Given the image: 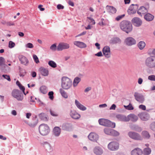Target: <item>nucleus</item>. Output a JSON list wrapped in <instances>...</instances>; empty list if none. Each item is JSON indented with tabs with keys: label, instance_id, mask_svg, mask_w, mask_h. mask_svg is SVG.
<instances>
[{
	"label": "nucleus",
	"instance_id": "nucleus-1",
	"mask_svg": "<svg viewBox=\"0 0 155 155\" xmlns=\"http://www.w3.org/2000/svg\"><path fill=\"white\" fill-rule=\"evenodd\" d=\"M120 29L127 33L130 32L132 30V26L131 23L127 21H123L120 24Z\"/></svg>",
	"mask_w": 155,
	"mask_h": 155
},
{
	"label": "nucleus",
	"instance_id": "nucleus-2",
	"mask_svg": "<svg viewBox=\"0 0 155 155\" xmlns=\"http://www.w3.org/2000/svg\"><path fill=\"white\" fill-rule=\"evenodd\" d=\"M61 86L63 89L68 90L70 88L72 85V81L68 78L64 76L61 79Z\"/></svg>",
	"mask_w": 155,
	"mask_h": 155
},
{
	"label": "nucleus",
	"instance_id": "nucleus-3",
	"mask_svg": "<svg viewBox=\"0 0 155 155\" xmlns=\"http://www.w3.org/2000/svg\"><path fill=\"white\" fill-rule=\"evenodd\" d=\"M144 64L149 68H155V56H151L147 58L145 60Z\"/></svg>",
	"mask_w": 155,
	"mask_h": 155
},
{
	"label": "nucleus",
	"instance_id": "nucleus-4",
	"mask_svg": "<svg viewBox=\"0 0 155 155\" xmlns=\"http://www.w3.org/2000/svg\"><path fill=\"white\" fill-rule=\"evenodd\" d=\"M40 134L42 136H46L49 133L50 129L49 126L46 124H42L38 127Z\"/></svg>",
	"mask_w": 155,
	"mask_h": 155
},
{
	"label": "nucleus",
	"instance_id": "nucleus-5",
	"mask_svg": "<svg viewBox=\"0 0 155 155\" xmlns=\"http://www.w3.org/2000/svg\"><path fill=\"white\" fill-rule=\"evenodd\" d=\"M12 96L18 101H22L23 99V95L18 90H13L11 93Z\"/></svg>",
	"mask_w": 155,
	"mask_h": 155
},
{
	"label": "nucleus",
	"instance_id": "nucleus-6",
	"mask_svg": "<svg viewBox=\"0 0 155 155\" xmlns=\"http://www.w3.org/2000/svg\"><path fill=\"white\" fill-rule=\"evenodd\" d=\"M107 147L108 149L110 150L116 151L119 148V144L116 141H111L108 144Z\"/></svg>",
	"mask_w": 155,
	"mask_h": 155
},
{
	"label": "nucleus",
	"instance_id": "nucleus-7",
	"mask_svg": "<svg viewBox=\"0 0 155 155\" xmlns=\"http://www.w3.org/2000/svg\"><path fill=\"white\" fill-rule=\"evenodd\" d=\"M61 127L63 130L68 131H72L74 128L73 124L71 123H64Z\"/></svg>",
	"mask_w": 155,
	"mask_h": 155
},
{
	"label": "nucleus",
	"instance_id": "nucleus-8",
	"mask_svg": "<svg viewBox=\"0 0 155 155\" xmlns=\"http://www.w3.org/2000/svg\"><path fill=\"white\" fill-rule=\"evenodd\" d=\"M128 135L130 138L134 140H140L141 139V137L139 134L134 131L128 132Z\"/></svg>",
	"mask_w": 155,
	"mask_h": 155
},
{
	"label": "nucleus",
	"instance_id": "nucleus-9",
	"mask_svg": "<svg viewBox=\"0 0 155 155\" xmlns=\"http://www.w3.org/2000/svg\"><path fill=\"white\" fill-rule=\"evenodd\" d=\"M70 48L69 45L66 43L61 42L57 46V50L61 51L64 49H67Z\"/></svg>",
	"mask_w": 155,
	"mask_h": 155
},
{
	"label": "nucleus",
	"instance_id": "nucleus-10",
	"mask_svg": "<svg viewBox=\"0 0 155 155\" xmlns=\"http://www.w3.org/2000/svg\"><path fill=\"white\" fill-rule=\"evenodd\" d=\"M88 139L93 142L97 141L99 139V136L94 132H91L88 136Z\"/></svg>",
	"mask_w": 155,
	"mask_h": 155
},
{
	"label": "nucleus",
	"instance_id": "nucleus-11",
	"mask_svg": "<svg viewBox=\"0 0 155 155\" xmlns=\"http://www.w3.org/2000/svg\"><path fill=\"white\" fill-rule=\"evenodd\" d=\"M61 132V128L59 127H55L52 131V135L55 137H59Z\"/></svg>",
	"mask_w": 155,
	"mask_h": 155
},
{
	"label": "nucleus",
	"instance_id": "nucleus-12",
	"mask_svg": "<svg viewBox=\"0 0 155 155\" xmlns=\"http://www.w3.org/2000/svg\"><path fill=\"white\" fill-rule=\"evenodd\" d=\"M124 42L128 46H131L135 45L136 43V41L133 38L129 37L127 38L125 40Z\"/></svg>",
	"mask_w": 155,
	"mask_h": 155
},
{
	"label": "nucleus",
	"instance_id": "nucleus-13",
	"mask_svg": "<svg viewBox=\"0 0 155 155\" xmlns=\"http://www.w3.org/2000/svg\"><path fill=\"white\" fill-rule=\"evenodd\" d=\"M102 52L106 58H109L111 56V53L110 47L106 46L104 47L102 49Z\"/></svg>",
	"mask_w": 155,
	"mask_h": 155
},
{
	"label": "nucleus",
	"instance_id": "nucleus-14",
	"mask_svg": "<svg viewBox=\"0 0 155 155\" xmlns=\"http://www.w3.org/2000/svg\"><path fill=\"white\" fill-rule=\"evenodd\" d=\"M69 114L71 117L74 120H78L81 117V115L74 110H71Z\"/></svg>",
	"mask_w": 155,
	"mask_h": 155
},
{
	"label": "nucleus",
	"instance_id": "nucleus-15",
	"mask_svg": "<svg viewBox=\"0 0 155 155\" xmlns=\"http://www.w3.org/2000/svg\"><path fill=\"white\" fill-rule=\"evenodd\" d=\"M93 151L96 155H101L104 153L102 148L99 146L95 147L93 149Z\"/></svg>",
	"mask_w": 155,
	"mask_h": 155
},
{
	"label": "nucleus",
	"instance_id": "nucleus-16",
	"mask_svg": "<svg viewBox=\"0 0 155 155\" xmlns=\"http://www.w3.org/2000/svg\"><path fill=\"white\" fill-rule=\"evenodd\" d=\"M138 119V117L134 114H130L127 116V122L130 120L133 122L137 121Z\"/></svg>",
	"mask_w": 155,
	"mask_h": 155
},
{
	"label": "nucleus",
	"instance_id": "nucleus-17",
	"mask_svg": "<svg viewBox=\"0 0 155 155\" xmlns=\"http://www.w3.org/2000/svg\"><path fill=\"white\" fill-rule=\"evenodd\" d=\"M138 115L140 119L143 121L147 120L150 118L149 115L146 112L140 113Z\"/></svg>",
	"mask_w": 155,
	"mask_h": 155
},
{
	"label": "nucleus",
	"instance_id": "nucleus-18",
	"mask_svg": "<svg viewBox=\"0 0 155 155\" xmlns=\"http://www.w3.org/2000/svg\"><path fill=\"white\" fill-rule=\"evenodd\" d=\"M134 96L136 100L140 103H143L144 101V97L141 94L135 92L134 93Z\"/></svg>",
	"mask_w": 155,
	"mask_h": 155
},
{
	"label": "nucleus",
	"instance_id": "nucleus-19",
	"mask_svg": "<svg viewBox=\"0 0 155 155\" xmlns=\"http://www.w3.org/2000/svg\"><path fill=\"white\" fill-rule=\"evenodd\" d=\"M38 71L43 76H47L48 75V70L42 67H40L38 70Z\"/></svg>",
	"mask_w": 155,
	"mask_h": 155
},
{
	"label": "nucleus",
	"instance_id": "nucleus-20",
	"mask_svg": "<svg viewBox=\"0 0 155 155\" xmlns=\"http://www.w3.org/2000/svg\"><path fill=\"white\" fill-rule=\"evenodd\" d=\"M75 104L77 107L81 110L85 111L87 109L86 107L82 104L79 101L76 99L75 100Z\"/></svg>",
	"mask_w": 155,
	"mask_h": 155
},
{
	"label": "nucleus",
	"instance_id": "nucleus-21",
	"mask_svg": "<svg viewBox=\"0 0 155 155\" xmlns=\"http://www.w3.org/2000/svg\"><path fill=\"white\" fill-rule=\"evenodd\" d=\"M18 59L21 64L25 65H27L28 61L25 57L22 55H20L18 56Z\"/></svg>",
	"mask_w": 155,
	"mask_h": 155
},
{
	"label": "nucleus",
	"instance_id": "nucleus-22",
	"mask_svg": "<svg viewBox=\"0 0 155 155\" xmlns=\"http://www.w3.org/2000/svg\"><path fill=\"white\" fill-rule=\"evenodd\" d=\"M132 22L134 25L136 26H140L142 23L141 20L137 17L133 18L132 20Z\"/></svg>",
	"mask_w": 155,
	"mask_h": 155
},
{
	"label": "nucleus",
	"instance_id": "nucleus-23",
	"mask_svg": "<svg viewBox=\"0 0 155 155\" xmlns=\"http://www.w3.org/2000/svg\"><path fill=\"white\" fill-rule=\"evenodd\" d=\"M104 122V126H105L110 127L112 128H114L115 127V123L111 122L108 120L105 119V121Z\"/></svg>",
	"mask_w": 155,
	"mask_h": 155
},
{
	"label": "nucleus",
	"instance_id": "nucleus-24",
	"mask_svg": "<svg viewBox=\"0 0 155 155\" xmlns=\"http://www.w3.org/2000/svg\"><path fill=\"white\" fill-rule=\"evenodd\" d=\"M142 154V150L138 148H135L131 152V155H141Z\"/></svg>",
	"mask_w": 155,
	"mask_h": 155
},
{
	"label": "nucleus",
	"instance_id": "nucleus-25",
	"mask_svg": "<svg viewBox=\"0 0 155 155\" xmlns=\"http://www.w3.org/2000/svg\"><path fill=\"white\" fill-rule=\"evenodd\" d=\"M142 137L144 139H149L151 137L150 134L149 132L147 130H143L141 133Z\"/></svg>",
	"mask_w": 155,
	"mask_h": 155
},
{
	"label": "nucleus",
	"instance_id": "nucleus-26",
	"mask_svg": "<svg viewBox=\"0 0 155 155\" xmlns=\"http://www.w3.org/2000/svg\"><path fill=\"white\" fill-rule=\"evenodd\" d=\"M74 44L81 48H85L87 47V45L85 43L81 41H75L74 42Z\"/></svg>",
	"mask_w": 155,
	"mask_h": 155
},
{
	"label": "nucleus",
	"instance_id": "nucleus-27",
	"mask_svg": "<svg viewBox=\"0 0 155 155\" xmlns=\"http://www.w3.org/2000/svg\"><path fill=\"white\" fill-rule=\"evenodd\" d=\"M147 12V9L145 7L142 6H141L137 11V13L141 16H142L143 14H144Z\"/></svg>",
	"mask_w": 155,
	"mask_h": 155
},
{
	"label": "nucleus",
	"instance_id": "nucleus-28",
	"mask_svg": "<svg viewBox=\"0 0 155 155\" xmlns=\"http://www.w3.org/2000/svg\"><path fill=\"white\" fill-rule=\"evenodd\" d=\"M116 117L120 121L127 122V116L124 115L118 114L116 115Z\"/></svg>",
	"mask_w": 155,
	"mask_h": 155
},
{
	"label": "nucleus",
	"instance_id": "nucleus-29",
	"mask_svg": "<svg viewBox=\"0 0 155 155\" xmlns=\"http://www.w3.org/2000/svg\"><path fill=\"white\" fill-rule=\"evenodd\" d=\"M43 146L46 150L48 152H51L52 150V148L50 144L48 142H45Z\"/></svg>",
	"mask_w": 155,
	"mask_h": 155
},
{
	"label": "nucleus",
	"instance_id": "nucleus-30",
	"mask_svg": "<svg viewBox=\"0 0 155 155\" xmlns=\"http://www.w3.org/2000/svg\"><path fill=\"white\" fill-rule=\"evenodd\" d=\"M151 152V150L149 147L144 148L142 151V153L144 155H150Z\"/></svg>",
	"mask_w": 155,
	"mask_h": 155
},
{
	"label": "nucleus",
	"instance_id": "nucleus-31",
	"mask_svg": "<svg viewBox=\"0 0 155 155\" xmlns=\"http://www.w3.org/2000/svg\"><path fill=\"white\" fill-rule=\"evenodd\" d=\"M135 6L136 7L137 6V5H134V4H132L130 5V6L129 7L128 10L127 12L129 14H134L135 13L136 11H135V10H134V6Z\"/></svg>",
	"mask_w": 155,
	"mask_h": 155
},
{
	"label": "nucleus",
	"instance_id": "nucleus-32",
	"mask_svg": "<svg viewBox=\"0 0 155 155\" xmlns=\"http://www.w3.org/2000/svg\"><path fill=\"white\" fill-rule=\"evenodd\" d=\"M106 8L108 10V12L111 14H114L116 13L117 11V10L116 8L113 6L107 5Z\"/></svg>",
	"mask_w": 155,
	"mask_h": 155
},
{
	"label": "nucleus",
	"instance_id": "nucleus-33",
	"mask_svg": "<svg viewBox=\"0 0 155 155\" xmlns=\"http://www.w3.org/2000/svg\"><path fill=\"white\" fill-rule=\"evenodd\" d=\"M154 18V16L150 13H147L144 15V18L147 21H152Z\"/></svg>",
	"mask_w": 155,
	"mask_h": 155
},
{
	"label": "nucleus",
	"instance_id": "nucleus-34",
	"mask_svg": "<svg viewBox=\"0 0 155 155\" xmlns=\"http://www.w3.org/2000/svg\"><path fill=\"white\" fill-rule=\"evenodd\" d=\"M81 81V79L80 78L78 77L75 78L74 79L73 84L74 87H76Z\"/></svg>",
	"mask_w": 155,
	"mask_h": 155
},
{
	"label": "nucleus",
	"instance_id": "nucleus-35",
	"mask_svg": "<svg viewBox=\"0 0 155 155\" xmlns=\"http://www.w3.org/2000/svg\"><path fill=\"white\" fill-rule=\"evenodd\" d=\"M38 123V120L36 118V117H35V121L29 123V124H28V125L31 127L33 128L36 126Z\"/></svg>",
	"mask_w": 155,
	"mask_h": 155
},
{
	"label": "nucleus",
	"instance_id": "nucleus-36",
	"mask_svg": "<svg viewBox=\"0 0 155 155\" xmlns=\"http://www.w3.org/2000/svg\"><path fill=\"white\" fill-rule=\"evenodd\" d=\"M146 44L143 41H140L138 44V46L140 50H143L145 47Z\"/></svg>",
	"mask_w": 155,
	"mask_h": 155
},
{
	"label": "nucleus",
	"instance_id": "nucleus-37",
	"mask_svg": "<svg viewBox=\"0 0 155 155\" xmlns=\"http://www.w3.org/2000/svg\"><path fill=\"white\" fill-rule=\"evenodd\" d=\"M41 92L43 94H46L48 91L47 87L45 86H42L40 88Z\"/></svg>",
	"mask_w": 155,
	"mask_h": 155
},
{
	"label": "nucleus",
	"instance_id": "nucleus-38",
	"mask_svg": "<svg viewBox=\"0 0 155 155\" xmlns=\"http://www.w3.org/2000/svg\"><path fill=\"white\" fill-rule=\"evenodd\" d=\"M38 116L41 120L44 121H46L47 120L46 115L45 113H41L39 114Z\"/></svg>",
	"mask_w": 155,
	"mask_h": 155
},
{
	"label": "nucleus",
	"instance_id": "nucleus-39",
	"mask_svg": "<svg viewBox=\"0 0 155 155\" xmlns=\"http://www.w3.org/2000/svg\"><path fill=\"white\" fill-rule=\"evenodd\" d=\"M113 44L120 43L121 42L120 39L118 37H115L111 40Z\"/></svg>",
	"mask_w": 155,
	"mask_h": 155
},
{
	"label": "nucleus",
	"instance_id": "nucleus-40",
	"mask_svg": "<svg viewBox=\"0 0 155 155\" xmlns=\"http://www.w3.org/2000/svg\"><path fill=\"white\" fill-rule=\"evenodd\" d=\"M60 92L62 96L65 98H67L68 97V96L67 93L62 89H60Z\"/></svg>",
	"mask_w": 155,
	"mask_h": 155
},
{
	"label": "nucleus",
	"instance_id": "nucleus-41",
	"mask_svg": "<svg viewBox=\"0 0 155 155\" xmlns=\"http://www.w3.org/2000/svg\"><path fill=\"white\" fill-rule=\"evenodd\" d=\"M48 64L50 66L53 68H55L57 67L56 64L53 61H49L48 62Z\"/></svg>",
	"mask_w": 155,
	"mask_h": 155
},
{
	"label": "nucleus",
	"instance_id": "nucleus-42",
	"mask_svg": "<svg viewBox=\"0 0 155 155\" xmlns=\"http://www.w3.org/2000/svg\"><path fill=\"white\" fill-rule=\"evenodd\" d=\"M112 129L110 128H105L104 129V131L106 134L110 135Z\"/></svg>",
	"mask_w": 155,
	"mask_h": 155
},
{
	"label": "nucleus",
	"instance_id": "nucleus-43",
	"mask_svg": "<svg viewBox=\"0 0 155 155\" xmlns=\"http://www.w3.org/2000/svg\"><path fill=\"white\" fill-rule=\"evenodd\" d=\"M119 134H120L119 132L117 131L112 129L110 134L111 135H112L114 136H119Z\"/></svg>",
	"mask_w": 155,
	"mask_h": 155
},
{
	"label": "nucleus",
	"instance_id": "nucleus-44",
	"mask_svg": "<svg viewBox=\"0 0 155 155\" xmlns=\"http://www.w3.org/2000/svg\"><path fill=\"white\" fill-rule=\"evenodd\" d=\"M124 106L126 109L129 110H133L134 109V107L130 103L127 106L124 105Z\"/></svg>",
	"mask_w": 155,
	"mask_h": 155
},
{
	"label": "nucleus",
	"instance_id": "nucleus-45",
	"mask_svg": "<svg viewBox=\"0 0 155 155\" xmlns=\"http://www.w3.org/2000/svg\"><path fill=\"white\" fill-rule=\"evenodd\" d=\"M57 46H56V44H54L52 45L50 47V49L53 51H55L57 50Z\"/></svg>",
	"mask_w": 155,
	"mask_h": 155
},
{
	"label": "nucleus",
	"instance_id": "nucleus-46",
	"mask_svg": "<svg viewBox=\"0 0 155 155\" xmlns=\"http://www.w3.org/2000/svg\"><path fill=\"white\" fill-rule=\"evenodd\" d=\"M15 46V44L12 41H10L9 42L8 47L10 48L14 47Z\"/></svg>",
	"mask_w": 155,
	"mask_h": 155
},
{
	"label": "nucleus",
	"instance_id": "nucleus-47",
	"mask_svg": "<svg viewBox=\"0 0 155 155\" xmlns=\"http://www.w3.org/2000/svg\"><path fill=\"white\" fill-rule=\"evenodd\" d=\"M54 92L52 91H50L48 94V95L49 96V98L51 100H53L54 98Z\"/></svg>",
	"mask_w": 155,
	"mask_h": 155
},
{
	"label": "nucleus",
	"instance_id": "nucleus-48",
	"mask_svg": "<svg viewBox=\"0 0 155 155\" xmlns=\"http://www.w3.org/2000/svg\"><path fill=\"white\" fill-rule=\"evenodd\" d=\"M150 128L152 130L155 131V122L151 124L150 126Z\"/></svg>",
	"mask_w": 155,
	"mask_h": 155
},
{
	"label": "nucleus",
	"instance_id": "nucleus-49",
	"mask_svg": "<svg viewBox=\"0 0 155 155\" xmlns=\"http://www.w3.org/2000/svg\"><path fill=\"white\" fill-rule=\"evenodd\" d=\"M105 119L104 118L100 119L98 120L99 124L101 125L104 126V123Z\"/></svg>",
	"mask_w": 155,
	"mask_h": 155
},
{
	"label": "nucleus",
	"instance_id": "nucleus-50",
	"mask_svg": "<svg viewBox=\"0 0 155 155\" xmlns=\"http://www.w3.org/2000/svg\"><path fill=\"white\" fill-rule=\"evenodd\" d=\"M5 63V59L2 57H0V66H2Z\"/></svg>",
	"mask_w": 155,
	"mask_h": 155
},
{
	"label": "nucleus",
	"instance_id": "nucleus-51",
	"mask_svg": "<svg viewBox=\"0 0 155 155\" xmlns=\"http://www.w3.org/2000/svg\"><path fill=\"white\" fill-rule=\"evenodd\" d=\"M33 58L34 61L36 63L38 64L39 63V61L38 60V58L36 55L34 54L33 55Z\"/></svg>",
	"mask_w": 155,
	"mask_h": 155
},
{
	"label": "nucleus",
	"instance_id": "nucleus-52",
	"mask_svg": "<svg viewBox=\"0 0 155 155\" xmlns=\"http://www.w3.org/2000/svg\"><path fill=\"white\" fill-rule=\"evenodd\" d=\"M87 18L90 20V21H89L90 23H92V25H94L95 24V21L92 18L90 17H87Z\"/></svg>",
	"mask_w": 155,
	"mask_h": 155
},
{
	"label": "nucleus",
	"instance_id": "nucleus-53",
	"mask_svg": "<svg viewBox=\"0 0 155 155\" xmlns=\"http://www.w3.org/2000/svg\"><path fill=\"white\" fill-rule=\"evenodd\" d=\"M50 113L51 114L53 117H58V113L54 111H50Z\"/></svg>",
	"mask_w": 155,
	"mask_h": 155
},
{
	"label": "nucleus",
	"instance_id": "nucleus-54",
	"mask_svg": "<svg viewBox=\"0 0 155 155\" xmlns=\"http://www.w3.org/2000/svg\"><path fill=\"white\" fill-rule=\"evenodd\" d=\"M148 79L151 81H155V75H151L148 77Z\"/></svg>",
	"mask_w": 155,
	"mask_h": 155
},
{
	"label": "nucleus",
	"instance_id": "nucleus-55",
	"mask_svg": "<svg viewBox=\"0 0 155 155\" xmlns=\"http://www.w3.org/2000/svg\"><path fill=\"white\" fill-rule=\"evenodd\" d=\"M25 46L28 48H33L34 45L32 43H29L26 45Z\"/></svg>",
	"mask_w": 155,
	"mask_h": 155
},
{
	"label": "nucleus",
	"instance_id": "nucleus-56",
	"mask_svg": "<svg viewBox=\"0 0 155 155\" xmlns=\"http://www.w3.org/2000/svg\"><path fill=\"white\" fill-rule=\"evenodd\" d=\"M2 76L5 79L9 81H11L10 77L9 75H3Z\"/></svg>",
	"mask_w": 155,
	"mask_h": 155
},
{
	"label": "nucleus",
	"instance_id": "nucleus-57",
	"mask_svg": "<svg viewBox=\"0 0 155 155\" xmlns=\"http://www.w3.org/2000/svg\"><path fill=\"white\" fill-rule=\"evenodd\" d=\"M35 99L37 100L38 103L39 105L41 106L44 105V103L41 101L40 99L36 98H35Z\"/></svg>",
	"mask_w": 155,
	"mask_h": 155
},
{
	"label": "nucleus",
	"instance_id": "nucleus-58",
	"mask_svg": "<svg viewBox=\"0 0 155 155\" xmlns=\"http://www.w3.org/2000/svg\"><path fill=\"white\" fill-rule=\"evenodd\" d=\"M125 15H119L115 19L117 21H118L120 20L123 17H124Z\"/></svg>",
	"mask_w": 155,
	"mask_h": 155
},
{
	"label": "nucleus",
	"instance_id": "nucleus-59",
	"mask_svg": "<svg viewBox=\"0 0 155 155\" xmlns=\"http://www.w3.org/2000/svg\"><path fill=\"white\" fill-rule=\"evenodd\" d=\"M130 128L132 130H137V128L139 127L137 125H134L133 126H130Z\"/></svg>",
	"mask_w": 155,
	"mask_h": 155
},
{
	"label": "nucleus",
	"instance_id": "nucleus-60",
	"mask_svg": "<svg viewBox=\"0 0 155 155\" xmlns=\"http://www.w3.org/2000/svg\"><path fill=\"white\" fill-rule=\"evenodd\" d=\"M139 107L140 109H141L143 110H145L146 109V106L143 105H139Z\"/></svg>",
	"mask_w": 155,
	"mask_h": 155
},
{
	"label": "nucleus",
	"instance_id": "nucleus-61",
	"mask_svg": "<svg viewBox=\"0 0 155 155\" xmlns=\"http://www.w3.org/2000/svg\"><path fill=\"white\" fill-rule=\"evenodd\" d=\"M91 87H86L84 90L85 93H87L88 92L91 91Z\"/></svg>",
	"mask_w": 155,
	"mask_h": 155
},
{
	"label": "nucleus",
	"instance_id": "nucleus-62",
	"mask_svg": "<svg viewBox=\"0 0 155 155\" xmlns=\"http://www.w3.org/2000/svg\"><path fill=\"white\" fill-rule=\"evenodd\" d=\"M95 55L97 57H102L103 55L101 51H100L95 54Z\"/></svg>",
	"mask_w": 155,
	"mask_h": 155
},
{
	"label": "nucleus",
	"instance_id": "nucleus-63",
	"mask_svg": "<svg viewBox=\"0 0 155 155\" xmlns=\"http://www.w3.org/2000/svg\"><path fill=\"white\" fill-rule=\"evenodd\" d=\"M116 106L115 104H113L110 108L109 109L110 110H115L116 109Z\"/></svg>",
	"mask_w": 155,
	"mask_h": 155
},
{
	"label": "nucleus",
	"instance_id": "nucleus-64",
	"mask_svg": "<svg viewBox=\"0 0 155 155\" xmlns=\"http://www.w3.org/2000/svg\"><path fill=\"white\" fill-rule=\"evenodd\" d=\"M31 115V114L30 113H26V117L27 119H29Z\"/></svg>",
	"mask_w": 155,
	"mask_h": 155
}]
</instances>
